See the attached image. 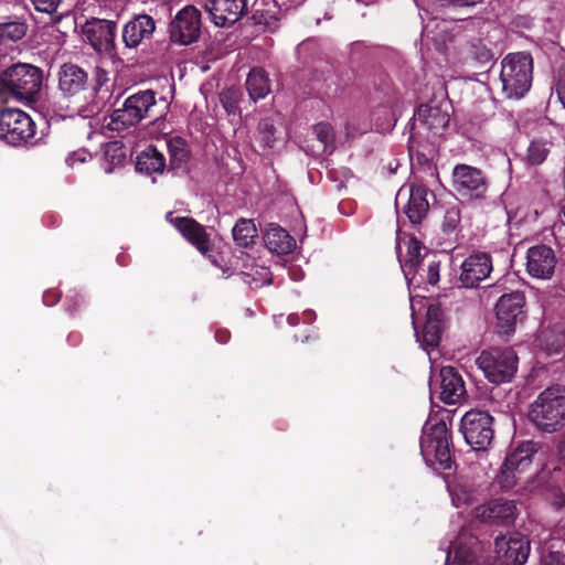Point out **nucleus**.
<instances>
[{"mask_svg": "<svg viewBox=\"0 0 565 565\" xmlns=\"http://www.w3.org/2000/svg\"><path fill=\"white\" fill-rule=\"evenodd\" d=\"M527 417L542 433L553 434L565 427V386L554 385L541 392L530 404Z\"/></svg>", "mask_w": 565, "mask_h": 565, "instance_id": "1", "label": "nucleus"}, {"mask_svg": "<svg viewBox=\"0 0 565 565\" xmlns=\"http://www.w3.org/2000/svg\"><path fill=\"white\" fill-rule=\"evenodd\" d=\"M533 57L529 52L508 53L501 61L499 81L507 99L519 100L530 90L533 81Z\"/></svg>", "mask_w": 565, "mask_h": 565, "instance_id": "2", "label": "nucleus"}, {"mask_svg": "<svg viewBox=\"0 0 565 565\" xmlns=\"http://www.w3.org/2000/svg\"><path fill=\"white\" fill-rule=\"evenodd\" d=\"M420 451L428 465L446 471L452 469V435L444 420L427 423L420 437Z\"/></svg>", "mask_w": 565, "mask_h": 565, "instance_id": "3", "label": "nucleus"}, {"mask_svg": "<svg viewBox=\"0 0 565 565\" xmlns=\"http://www.w3.org/2000/svg\"><path fill=\"white\" fill-rule=\"evenodd\" d=\"M540 449V443L525 440L508 452L497 476V482L502 490L508 491L516 486L521 476L530 470L533 457Z\"/></svg>", "mask_w": 565, "mask_h": 565, "instance_id": "4", "label": "nucleus"}, {"mask_svg": "<svg viewBox=\"0 0 565 565\" xmlns=\"http://www.w3.org/2000/svg\"><path fill=\"white\" fill-rule=\"evenodd\" d=\"M518 355L512 348H490L483 350L476 363L489 382H510L518 371Z\"/></svg>", "mask_w": 565, "mask_h": 565, "instance_id": "5", "label": "nucleus"}, {"mask_svg": "<svg viewBox=\"0 0 565 565\" xmlns=\"http://www.w3.org/2000/svg\"><path fill=\"white\" fill-rule=\"evenodd\" d=\"M156 105V93L151 89L140 90L127 97L120 108L114 109L110 115L108 128L122 131L136 126L149 117L151 108Z\"/></svg>", "mask_w": 565, "mask_h": 565, "instance_id": "6", "label": "nucleus"}, {"mask_svg": "<svg viewBox=\"0 0 565 565\" xmlns=\"http://www.w3.org/2000/svg\"><path fill=\"white\" fill-rule=\"evenodd\" d=\"M2 81L13 98L34 102L43 82L42 70L25 63H18L2 72Z\"/></svg>", "mask_w": 565, "mask_h": 565, "instance_id": "7", "label": "nucleus"}, {"mask_svg": "<svg viewBox=\"0 0 565 565\" xmlns=\"http://www.w3.org/2000/svg\"><path fill=\"white\" fill-rule=\"evenodd\" d=\"M35 122L25 111L18 108L0 110V139L8 145H35L36 141H31L35 136Z\"/></svg>", "mask_w": 565, "mask_h": 565, "instance_id": "8", "label": "nucleus"}, {"mask_svg": "<svg viewBox=\"0 0 565 565\" xmlns=\"http://www.w3.org/2000/svg\"><path fill=\"white\" fill-rule=\"evenodd\" d=\"M492 426L493 417L488 412L470 409L462 416L459 430L473 450L483 451L493 440Z\"/></svg>", "mask_w": 565, "mask_h": 565, "instance_id": "9", "label": "nucleus"}, {"mask_svg": "<svg viewBox=\"0 0 565 565\" xmlns=\"http://www.w3.org/2000/svg\"><path fill=\"white\" fill-rule=\"evenodd\" d=\"M525 297L522 291L502 295L495 305L497 329L499 334L511 335L515 326L525 317Z\"/></svg>", "mask_w": 565, "mask_h": 565, "instance_id": "10", "label": "nucleus"}, {"mask_svg": "<svg viewBox=\"0 0 565 565\" xmlns=\"http://www.w3.org/2000/svg\"><path fill=\"white\" fill-rule=\"evenodd\" d=\"M116 33L117 24L110 20L93 18L83 26V34L94 50L111 58H118Z\"/></svg>", "mask_w": 565, "mask_h": 565, "instance_id": "11", "label": "nucleus"}, {"mask_svg": "<svg viewBox=\"0 0 565 565\" xmlns=\"http://www.w3.org/2000/svg\"><path fill=\"white\" fill-rule=\"evenodd\" d=\"M449 108L448 100L420 105L414 115L412 130L425 129L433 136L441 135L450 120Z\"/></svg>", "mask_w": 565, "mask_h": 565, "instance_id": "12", "label": "nucleus"}, {"mask_svg": "<svg viewBox=\"0 0 565 565\" xmlns=\"http://www.w3.org/2000/svg\"><path fill=\"white\" fill-rule=\"evenodd\" d=\"M201 31V12L193 6L181 9L170 23V39L173 43L189 45L195 42Z\"/></svg>", "mask_w": 565, "mask_h": 565, "instance_id": "13", "label": "nucleus"}, {"mask_svg": "<svg viewBox=\"0 0 565 565\" xmlns=\"http://www.w3.org/2000/svg\"><path fill=\"white\" fill-rule=\"evenodd\" d=\"M452 188L461 196L481 199L488 190V183L480 169L457 164L452 171Z\"/></svg>", "mask_w": 565, "mask_h": 565, "instance_id": "14", "label": "nucleus"}, {"mask_svg": "<svg viewBox=\"0 0 565 565\" xmlns=\"http://www.w3.org/2000/svg\"><path fill=\"white\" fill-rule=\"evenodd\" d=\"M57 90L67 99L78 97L90 86L88 72L73 62L63 63L56 73Z\"/></svg>", "mask_w": 565, "mask_h": 565, "instance_id": "15", "label": "nucleus"}, {"mask_svg": "<svg viewBox=\"0 0 565 565\" xmlns=\"http://www.w3.org/2000/svg\"><path fill=\"white\" fill-rule=\"evenodd\" d=\"M167 221L172 224L183 236V238L194 246L203 256L212 258L211 238L205 227L196 220L188 216H172L169 212L166 216Z\"/></svg>", "mask_w": 565, "mask_h": 565, "instance_id": "16", "label": "nucleus"}, {"mask_svg": "<svg viewBox=\"0 0 565 565\" xmlns=\"http://www.w3.org/2000/svg\"><path fill=\"white\" fill-rule=\"evenodd\" d=\"M203 8L216 26L228 28L247 12V0H203Z\"/></svg>", "mask_w": 565, "mask_h": 565, "instance_id": "17", "label": "nucleus"}, {"mask_svg": "<svg viewBox=\"0 0 565 565\" xmlns=\"http://www.w3.org/2000/svg\"><path fill=\"white\" fill-rule=\"evenodd\" d=\"M156 20L147 14H135L122 28L121 39L125 49L135 50L149 41L156 32Z\"/></svg>", "mask_w": 565, "mask_h": 565, "instance_id": "18", "label": "nucleus"}, {"mask_svg": "<svg viewBox=\"0 0 565 565\" xmlns=\"http://www.w3.org/2000/svg\"><path fill=\"white\" fill-rule=\"evenodd\" d=\"M556 262L555 252L547 245H535L527 249L526 270L534 278L550 279L554 274Z\"/></svg>", "mask_w": 565, "mask_h": 565, "instance_id": "19", "label": "nucleus"}, {"mask_svg": "<svg viewBox=\"0 0 565 565\" xmlns=\"http://www.w3.org/2000/svg\"><path fill=\"white\" fill-rule=\"evenodd\" d=\"M477 516L486 523L507 525L516 516V507L513 501L493 499L477 508Z\"/></svg>", "mask_w": 565, "mask_h": 565, "instance_id": "20", "label": "nucleus"}, {"mask_svg": "<svg viewBox=\"0 0 565 565\" xmlns=\"http://www.w3.org/2000/svg\"><path fill=\"white\" fill-rule=\"evenodd\" d=\"M492 271V259L487 253L470 255L461 265L460 281L465 287H476Z\"/></svg>", "mask_w": 565, "mask_h": 565, "instance_id": "21", "label": "nucleus"}, {"mask_svg": "<svg viewBox=\"0 0 565 565\" xmlns=\"http://www.w3.org/2000/svg\"><path fill=\"white\" fill-rule=\"evenodd\" d=\"M439 398L445 404H457L465 398L466 387L462 376L454 366H444L439 372Z\"/></svg>", "mask_w": 565, "mask_h": 565, "instance_id": "22", "label": "nucleus"}, {"mask_svg": "<svg viewBox=\"0 0 565 565\" xmlns=\"http://www.w3.org/2000/svg\"><path fill=\"white\" fill-rule=\"evenodd\" d=\"M495 548L498 554L504 552L503 562L505 565H524L530 554V542L520 534L505 537H497Z\"/></svg>", "mask_w": 565, "mask_h": 565, "instance_id": "23", "label": "nucleus"}, {"mask_svg": "<svg viewBox=\"0 0 565 565\" xmlns=\"http://www.w3.org/2000/svg\"><path fill=\"white\" fill-rule=\"evenodd\" d=\"M427 194L428 189L424 184H412L409 186L408 200L403 206V212L414 225L420 224L428 214Z\"/></svg>", "mask_w": 565, "mask_h": 565, "instance_id": "24", "label": "nucleus"}, {"mask_svg": "<svg viewBox=\"0 0 565 565\" xmlns=\"http://www.w3.org/2000/svg\"><path fill=\"white\" fill-rule=\"evenodd\" d=\"M267 248L278 255H285L290 253L296 241L294 237L279 225H270L264 236Z\"/></svg>", "mask_w": 565, "mask_h": 565, "instance_id": "25", "label": "nucleus"}, {"mask_svg": "<svg viewBox=\"0 0 565 565\" xmlns=\"http://www.w3.org/2000/svg\"><path fill=\"white\" fill-rule=\"evenodd\" d=\"M407 252L406 255L403 256L401 252H398V259L402 266V269L405 276L415 275L417 273L418 266L424 259L423 250H425V246L423 243L417 239L415 236H412L406 242Z\"/></svg>", "mask_w": 565, "mask_h": 565, "instance_id": "26", "label": "nucleus"}, {"mask_svg": "<svg viewBox=\"0 0 565 565\" xmlns=\"http://www.w3.org/2000/svg\"><path fill=\"white\" fill-rule=\"evenodd\" d=\"M169 152V171H184L190 160V149L188 142L179 136L170 138L167 142Z\"/></svg>", "mask_w": 565, "mask_h": 565, "instance_id": "27", "label": "nucleus"}, {"mask_svg": "<svg viewBox=\"0 0 565 565\" xmlns=\"http://www.w3.org/2000/svg\"><path fill=\"white\" fill-rule=\"evenodd\" d=\"M166 168L164 156L153 146H148L141 151L136 161V170L146 174L162 172Z\"/></svg>", "mask_w": 565, "mask_h": 565, "instance_id": "28", "label": "nucleus"}, {"mask_svg": "<svg viewBox=\"0 0 565 565\" xmlns=\"http://www.w3.org/2000/svg\"><path fill=\"white\" fill-rule=\"evenodd\" d=\"M246 88L252 99L264 98L269 92V78L263 68L255 67L248 73Z\"/></svg>", "mask_w": 565, "mask_h": 565, "instance_id": "29", "label": "nucleus"}, {"mask_svg": "<svg viewBox=\"0 0 565 565\" xmlns=\"http://www.w3.org/2000/svg\"><path fill=\"white\" fill-rule=\"evenodd\" d=\"M232 235L238 247H250L257 237V228L254 221L244 217L237 220L232 230Z\"/></svg>", "mask_w": 565, "mask_h": 565, "instance_id": "30", "label": "nucleus"}, {"mask_svg": "<svg viewBox=\"0 0 565 565\" xmlns=\"http://www.w3.org/2000/svg\"><path fill=\"white\" fill-rule=\"evenodd\" d=\"M31 2L36 11L52 15L54 22L61 21L63 15L70 12L64 0H31Z\"/></svg>", "mask_w": 565, "mask_h": 565, "instance_id": "31", "label": "nucleus"}, {"mask_svg": "<svg viewBox=\"0 0 565 565\" xmlns=\"http://www.w3.org/2000/svg\"><path fill=\"white\" fill-rule=\"evenodd\" d=\"M467 55L479 65H487L493 60L492 50L480 39H473L468 43Z\"/></svg>", "mask_w": 565, "mask_h": 565, "instance_id": "32", "label": "nucleus"}, {"mask_svg": "<svg viewBox=\"0 0 565 565\" xmlns=\"http://www.w3.org/2000/svg\"><path fill=\"white\" fill-rule=\"evenodd\" d=\"M497 114V102L493 98L477 100L473 105V119L482 125L494 118Z\"/></svg>", "mask_w": 565, "mask_h": 565, "instance_id": "33", "label": "nucleus"}, {"mask_svg": "<svg viewBox=\"0 0 565 565\" xmlns=\"http://www.w3.org/2000/svg\"><path fill=\"white\" fill-rule=\"evenodd\" d=\"M313 134L322 146L323 152H332L334 148V130L329 122H318L313 126Z\"/></svg>", "mask_w": 565, "mask_h": 565, "instance_id": "34", "label": "nucleus"}, {"mask_svg": "<svg viewBox=\"0 0 565 565\" xmlns=\"http://www.w3.org/2000/svg\"><path fill=\"white\" fill-rule=\"evenodd\" d=\"M444 330H445V324L425 322L423 332H422L423 343L427 348L438 347L439 342L441 340Z\"/></svg>", "mask_w": 565, "mask_h": 565, "instance_id": "35", "label": "nucleus"}, {"mask_svg": "<svg viewBox=\"0 0 565 565\" xmlns=\"http://www.w3.org/2000/svg\"><path fill=\"white\" fill-rule=\"evenodd\" d=\"M26 33V24L23 22L0 23V39L8 41H19Z\"/></svg>", "mask_w": 565, "mask_h": 565, "instance_id": "36", "label": "nucleus"}, {"mask_svg": "<svg viewBox=\"0 0 565 565\" xmlns=\"http://www.w3.org/2000/svg\"><path fill=\"white\" fill-rule=\"evenodd\" d=\"M550 153L546 142L542 140H534L527 148V162L533 166L541 164L545 161Z\"/></svg>", "mask_w": 565, "mask_h": 565, "instance_id": "37", "label": "nucleus"}, {"mask_svg": "<svg viewBox=\"0 0 565 565\" xmlns=\"http://www.w3.org/2000/svg\"><path fill=\"white\" fill-rule=\"evenodd\" d=\"M460 222H461V211H460L459 206L452 205V206L448 207L445 212L444 221H443V231L446 234H451L458 228V226L460 225Z\"/></svg>", "mask_w": 565, "mask_h": 565, "instance_id": "38", "label": "nucleus"}, {"mask_svg": "<svg viewBox=\"0 0 565 565\" xmlns=\"http://www.w3.org/2000/svg\"><path fill=\"white\" fill-rule=\"evenodd\" d=\"M220 100L227 114H236L239 110L236 92L227 89L220 95Z\"/></svg>", "mask_w": 565, "mask_h": 565, "instance_id": "39", "label": "nucleus"}, {"mask_svg": "<svg viewBox=\"0 0 565 565\" xmlns=\"http://www.w3.org/2000/svg\"><path fill=\"white\" fill-rule=\"evenodd\" d=\"M252 20L256 25H265L270 28L276 23L277 18L274 13H270L269 11L254 9L252 13Z\"/></svg>", "mask_w": 565, "mask_h": 565, "instance_id": "40", "label": "nucleus"}, {"mask_svg": "<svg viewBox=\"0 0 565 565\" xmlns=\"http://www.w3.org/2000/svg\"><path fill=\"white\" fill-rule=\"evenodd\" d=\"M425 322L445 324V312L440 303L435 302L428 306Z\"/></svg>", "mask_w": 565, "mask_h": 565, "instance_id": "41", "label": "nucleus"}, {"mask_svg": "<svg viewBox=\"0 0 565 565\" xmlns=\"http://www.w3.org/2000/svg\"><path fill=\"white\" fill-rule=\"evenodd\" d=\"M83 303L84 297L81 294L74 291L66 296L64 306L70 315H74L78 311Z\"/></svg>", "mask_w": 565, "mask_h": 565, "instance_id": "42", "label": "nucleus"}, {"mask_svg": "<svg viewBox=\"0 0 565 565\" xmlns=\"http://www.w3.org/2000/svg\"><path fill=\"white\" fill-rule=\"evenodd\" d=\"M258 130L263 135V140L271 145L275 140V126L269 119H263L258 125Z\"/></svg>", "mask_w": 565, "mask_h": 565, "instance_id": "43", "label": "nucleus"}, {"mask_svg": "<svg viewBox=\"0 0 565 565\" xmlns=\"http://www.w3.org/2000/svg\"><path fill=\"white\" fill-rule=\"evenodd\" d=\"M439 271H440V262L439 260H431L428 264L426 279L427 282L431 286H435L439 281Z\"/></svg>", "mask_w": 565, "mask_h": 565, "instance_id": "44", "label": "nucleus"}, {"mask_svg": "<svg viewBox=\"0 0 565 565\" xmlns=\"http://www.w3.org/2000/svg\"><path fill=\"white\" fill-rule=\"evenodd\" d=\"M556 93L559 102L565 108V64H563L558 70L556 81Z\"/></svg>", "mask_w": 565, "mask_h": 565, "instance_id": "45", "label": "nucleus"}, {"mask_svg": "<svg viewBox=\"0 0 565 565\" xmlns=\"http://www.w3.org/2000/svg\"><path fill=\"white\" fill-rule=\"evenodd\" d=\"M94 79H95V85H94L93 89L95 92H98L109 81L108 72L100 66H96Z\"/></svg>", "mask_w": 565, "mask_h": 565, "instance_id": "46", "label": "nucleus"}, {"mask_svg": "<svg viewBox=\"0 0 565 565\" xmlns=\"http://www.w3.org/2000/svg\"><path fill=\"white\" fill-rule=\"evenodd\" d=\"M542 565H565V554L551 552L543 558Z\"/></svg>", "mask_w": 565, "mask_h": 565, "instance_id": "47", "label": "nucleus"}, {"mask_svg": "<svg viewBox=\"0 0 565 565\" xmlns=\"http://www.w3.org/2000/svg\"><path fill=\"white\" fill-rule=\"evenodd\" d=\"M106 156L107 157H111V160L114 161L115 159H118V162H120L121 160H124L126 158V154L124 152V149L122 147L118 146L116 142L115 143H111L107 150H106Z\"/></svg>", "mask_w": 565, "mask_h": 565, "instance_id": "48", "label": "nucleus"}, {"mask_svg": "<svg viewBox=\"0 0 565 565\" xmlns=\"http://www.w3.org/2000/svg\"><path fill=\"white\" fill-rule=\"evenodd\" d=\"M61 295L55 290H47L43 295V302L46 306H54L60 300Z\"/></svg>", "mask_w": 565, "mask_h": 565, "instance_id": "49", "label": "nucleus"}, {"mask_svg": "<svg viewBox=\"0 0 565 565\" xmlns=\"http://www.w3.org/2000/svg\"><path fill=\"white\" fill-rule=\"evenodd\" d=\"M215 340L221 344H226L231 339V333L227 329L218 328L215 330Z\"/></svg>", "mask_w": 565, "mask_h": 565, "instance_id": "50", "label": "nucleus"}, {"mask_svg": "<svg viewBox=\"0 0 565 565\" xmlns=\"http://www.w3.org/2000/svg\"><path fill=\"white\" fill-rule=\"evenodd\" d=\"M9 88L4 85L2 81V75L0 76V106L6 104L10 98H13V95L8 92Z\"/></svg>", "mask_w": 565, "mask_h": 565, "instance_id": "51", "label": "nucleus"}, {"mask_svg": "<svg viewBox=\"0 0 565 565\" xmlns=\"http://www.w3.org/2000/svg\"><path fill=\"white\" fill-rule=\"evenodd\" d=\"M287 321L290 326H297L300 321V317L298 313H290L287 318Z\"/></svg>", "mask_w": 565, "mask_h": 565, "instance_id": "52", "label": "nucleus"}, {"mask_svg": "<svg viewBox=\"0 0 565 565\" xmlns=\"http://www.w3.org/2000/svg\"><path fill=\"white\" fill-rule=\"evenodd\" d=\"M558 452H559L561 457L565 460V435L563 436L562 440L559 441Z\"/></svg>", "mask_w": 565, "mask_h": 565, "instance_id": "53", "label": "nucleus"}, {"mask_svg": "<svg viewBox=\"0 0 565 565\" xmlns=\"http://www.w3.org/2000/svg\"><path fill=\"white\" fill-rule=\"evenodd\" d=\"M302 316H303L305 321H306V322H309V321H311V320H312V318H315V312H313V311H311V310H309V311H305V312L302 313Z\"/></svg>", "mask_w": 565, "mask_h": 565, "instance_id": "54", "label": "nucleus"}, {"mask_svg": "<svg viewBox=\"0 0 565 565\" xmlns=\"http://www.w3.org/2000/svg\"><path fill=\"white\" fill-rule=\"evenodd\" d=\"M449 557H450V553L447 554V559H446L445 565H448Z\"/></svg>", "mask_w": 565, "mask_h": 565, "instance_id": "55", "label": "nucleus"}, {"mask_svg": "<svg viewBox=\"0 0 565 565\" xmlns=\"http://www.w3.org/2000/svg\"><path fill=\"white\" fill-rule=\"evenodd\" d=\"M456 561L461 562V558L458 556V554L455 555Z\"/></svg>", "mask_w": 565, "mask_h": 565, "instance_id": "56", "label": "nucleus"}, {"mask_svg": "<svg viewBox=\"0 0 565 565\" xmlns=\"http://www.w3.org/2000/svg\"><path fill=\"white\" fill-rule=\"evenodd\" d=\"M563 214H564V216H565V205L563 206Z\"/></svg>", "mask_w": 565, "mask_h": 565, "instance_id": "57", "label": "nucleus"}]
</instances>
